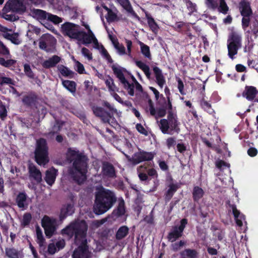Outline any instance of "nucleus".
Wrapping results in <instances>:
<instances>
[{"label": "nucleus", "mask_w": 258, "mask_h": 258, "mask_svg": "<svg viewBox=\"0 0 258 258\" xmlns=\"http://www.w3.org/2000/svg\"><path fill=\"white\" fill-rule=\"evenodd\" d=\"M114 74L117 78L119 80L120 82L123 85L124 88L127 91L128 93L131 96L134 95V88L140 90L142 88L140 84L137 81L134 76H132L133 83H129L125 79V76L126 73V71L121 67L117 64H113L111 67Z\"/></svg>", "instance_id": "4"}, {"label": "nucleus", "mask_w": 258, "mask_h": 258, "mask_svg": "<svg viewBox=\"0 0 258 258\" xmlns=\"http://www.w3.org/2000/svg\"><path fill=\"white\" fill-rule=\"evenodd\" d=\"M239 9L241 15L244 17H248L252 14L250 4L244 0H242L240 3Z\"/></svg>", "instance_id": "26"}, {"label": "nucleus", "mask_w": 258, "mask_h": 258, "mask_svg": "<svg viewBox=\"0 0 258 258\" xmlns=\"http://www.w3.org/2000/svg\"><path fill=\"white\" fill-rule=\"evenodd\" d=\"M181 258H198L199 252L196 249L186 248L180 253Z\"/></svg>", "instance_id": "29"}, {"label": "nucleus", "mask_w": 258, "mask_h": 258, "mask_svg": "<svg viewBox=\"0 0 258 258\" xmlns=\"http://www.w3.org/2000/svg\"><path fill=\"white\" fill-rule=\"evenodd\" d=\"M60 58L57 55H53L52 57L45 60L43 63L42 66L45 68H49L54 67L57 63L59 62Z\"/></svg>", "instance_id": "32"}, {"label": "nucleus", "mask_w": 258, "mask_h": 258, "mask_svg": "<svg viewBox=\"0 0 258 258\" xmlns=\"http://www.w3.org/2000/svg\"><path fill=\"white\" fill-rule=\"evenodd\" d=\"M243 96L248 100H253L255 98V101L258 102V99H257L258 91L254 87H246L243 92Z\"/></svg>", "instance_id": "24"}, {"label": "nucleus", "mask_w": 258, "mask_h": 258, "mask_svg": "<svg viewBox=\"0 0 258 258\" xmlns=\"http://www.w3.org/2000/svg\"><path fill=\"white\" fill-rule=\"evenodd\" d=\"M136 64L144 72L146 77L149 79L151 76L149 67L146 64L141 61H136Z\"/></svg>", "instance_id": "43"}, {"label": "nucleus", "mask_w": 258, "mask_h": 258, "mask_svg": "<svg viewBox=\"0 0 258 258\" xmlns=\"http://www.w3.org/2000/svg\"><path fill=\"white\" fill-rule=\"evenodd\" d=\"M55 223V219L51 218L47 215L44 216L41 220V226L44 228L46 236L48 238L54 234L56 230Z\"/></svg>", "instance_id": "12"}, {"label": "nucleus", "mask_w": 258, "mask_h": 258, "mask_svg": "<svg viewBox=\"0 0 258 258\" xmlns=\"http://www.w3.org/2000/svg\"><path fill=\"white\" fill-rule=\"evenodd\" d=\"M139 45L142 54L149 59H151V54L149 47L142 42H139Z\"/></svg>", "instance_id": "41"}, {"label": "nucleus", "mask_w": 258, "mask_h": 258, "mask_svg": "<svg viewBox=\"0 0 258 258\" xmlns=\"http://www.w3.org/2000/svg\"><path fill=\"white\" fill-rule=\"evenodd\" d=\"M247 154L251 157L255 156L257 154V150L255 148L250 147L247 150Z\"/></svg>", "instance_id": "59"}, {"label": "nucleus", "mask_w": 258, "mask_h": 258, "mask_svg": "<svg viewBox=\"0 0 258 258\" xmlns=\"http://www.w3.org/2000/svg\"><path fill=\"white\" fill-rule=\"evenodd\" d=\"M226 205L231 209L237 225L241 227L243 225L242 220L245 219L244 215L241 214L240 211L237 209L236 205L231 204L229 200L226 202Z\"/></svg>", "instance_id": "18"}, {"label": "nucleus", "mask_w": 258, "mask_h": 258, "mask_svg": "<svg viewBox=\"0 0 258 258\" xmlns=\"http://www.w3.org/2000/svg\"><path fill=\"white\" fill-rule=\"evenodd\" d=\"M116 202L114 192L109 189H102L95 195L93 211L96 215H101L112 207Z\"/></svg>", "instance_id": "2"}, {"label": "nucleus", "mask_w": 258, "mask_h": 258, "mask_svg": "<svg viewBox=\"0 0 258 258\" xmlns=\"http://www.w3.org/2000/svg\"><path fill=\"white\" fill-rule=\"evenodd\" d=\"M0 84L1 85L13 84V80L10 78L1 77H0Z\"/></svg>", "instance_id": "55"}, {"label": "nucleus", "mask_w": 258, "mask_h": 258, "mask_svg": "<svg viewBox=\"0 0 258 258\" xmlns=\"http://www.w3.org/2000/svg\"><path fill=\"white\" fill-rule=\"evenodd\" d=\"M109 37L113 44L114 47L116 49L117 53L120 55L125 54V49L124 46L122 44H120L117 40L113 38L111 36L109 35Z\"/></svg>", "instance_id": "37"}, {"label": "nucleus", "mask_w": 258, "mask_h": 258, "mask_svg": "<svg viewBox=\"0 0 258 258\" xmlns=\"http://www.w3.org/2000/svg\"><path fill=\"white\" fill-rule=\"evenodd\" d=\"M201 105L202 107L208 112H211V105L206 101H202L201 102Z\"/></svg>", "instance_id": "64"}, {"label": "nucleus", "mask_w": 258, "mask_h": 258, "mask_svg": "<svg viewBox=\"0 0 258 258\" xmlns=\"http://www.w3.org/2000/svg\"><path fill=\"white\" fill-rule=\"evenodd\" d=\"M57 69L59 73L63 77L72 78L74 76V72L63 65H58Z\"/></svg>", "instance_id": "36"}, {"label": "nucleus", "mask_w": 258, "mask_h": 258, "mask_svg": "<svg viewBox=\"0 0 258 258\" xmlns=\"http://www.w3.org/2000/svg\"><path fill=\"white\" fill-rule=\"evenodd\" d=\"M67 160L73 163L69 170L73 180L78 184L83 183L87 179L88 158L79 151L69 148L67 152Z\"/></svg>", "instance_id": "1"}, {"label": "nucleus", "mask_w": 258, "mask_h": 258, "mask_svg": "<svg viewBox=\"0 0 258 258\" xmlns=\"http://www.w3.org/2000/svg\"><path fill=\"white\" fill-rule=\"evenodd\" d=\"M149 111L152 115L156 118L163 117L166 114V110L164 108H160L157 111L155 110L152 104L150 105Z\"/></svg>", "instance_id": "39"}, {"label": "nucleus", "mask_w": 258, "mask_h": 258, "mask_svg": "<svg viewBox=\"0 0 258 258\" xmlns=\"http://www.w3.org/2000/svg\"><path fill=\"white\" fill-rule=\"evenodd\" d=\"M156 155L155 152H146L139 150V151L134 154L132 157L126 155L128 160L134 165L138 164L145 161H152Z\"/></svg>", "instance_id": "7"}, {"label": "nucleus", "mask_w": 258, "mask_h": 258, "mask_svg": "<svg viewBox=\"0 0 258 258\" xmlns=\"http://www.w3.org/2000/svg\"><path fill=\"white\" fill-rule=\"evenodd\" d=\"M204 195V191L201 187L198 186H196L194 187L192 198L194 202H198L199 200L203 198Z\"/></svg>", "instance_id": "34"}, {"label": "nucleus", "mask_w": 258, "mask_h": 258, "mask_svg": "<svg viewBox=\"0 0 258 258\" xmlns=\"http://www.w3.org/2000/svg\"><path fill=\"white\" fill-rule=\"evenodd\" d=\"M57 172V171L54 168H53L51 170H48L46 171L45 177L44 179L47 184L52 186V184L54 183L56 179Z\"/></svg>", "instance_id": "28"}, {"label": "nucleus", "mask_w": 258, "mask_h": 258, "mask_svg": "<svg viewBox=\"0 0 258 258\" xmlns=\"http://www.w3.org/2000/svg\"><path fill=\"white\" fill-rule=\"evenodd\" d=\"M92 109L94 114L100 117L104 122L108 123L114 128L117 127L118 123L114 121L113 118H112L110 114L105 111L102 108L98 106H94Z\"/></svg>", "instance_id": "14"}, {"label": "nucleus", "mask_w": 258, "mask_h": 258, "mask_svg": "<svg viewBox=\"0 0 258 258\" xmlns=\"http://www.w3.org/2000/svg\"><path fill=\"white\" fill-rule=\"evenodd\" d=\"M75 212L74 204H66L62 206L59 215V220L62 222L69 216L72 215Z\"/></svg>", "instance_id": "19"}, {"label": "nucleus", "mask_w": 258, "mask_h": 258, "mask_svg": "<svg viewBox=\"0 0 258 258\" xmlns=\"http://www.w3.org/2000/svg\"><path fill=\"white\" fill-rule=\"evenodd\" d=\"M147 166L146 164L140 166L138 168V176L140 180L146 181L149 179L148 174L146 173Z\"/></svg>", "instance_id": "38"}, {"label": "nucleus", "mask_w": 258, "mask_h": 258, "mask_svg": "<svg viewBox=\"0 0 258 258\" xmlns=\"http://www.w3.org/2000/svg\"><path fill=\"white\" fill-rule=\"evenodd\" d=\"M24 72L25 74L30 78H34V74L33 73L30 66L28 64H25L24 66Z\"/></svg>", "instance_id": "51"}, {"label": "nucleus", "mask_w": 258, "mask_h": 258, "mask_svg": "<svg viewBox=\"0 0 258 258\" xmlns=\"http://www.w3.org/2000/svg\"><path fill=\"white\" fill-rule=\"evenodd\" d=\"M168 189L165 193V200L169 202L173 197L174 194L179 188L177 183H171L168 185Z\"/></svg>", "instance_id": "27"}, {"label": "nucleus", "mask_w": 258, "mask_h": 258, "mask_svg": "<svg viewBox=\"0 0 258 258\" xmlns=\"http://www.w3.org/2000/svg\"><path fill=\"white\" fill-rule=\"evenodd\" d=\"M82 53L84 57L87 58L89 60L92 59V55L89 49L85 47H83L82 49Z\"/></svg>", "instance_id": "54"}, {"label": "nucleus", "mask_w": 258, "mask_h": 258, "mask_svg": "<svg viewBox=\"0 0 258 258\" xmlns=\"http://www.w3.org/2000/svg\"><path fill=\"white\" fill-rule=\"evenodd\" d=\"M175 143L176 141L175 139L172 137L169 138L167 139L166 144L168 149H170L171 147L175 145Z\"/></svg>", "instance_id": "63"}, {"label": "nucleus", "mask_w": 258, "mask_h": 258, "mask_svg": "<svg viewBox=\"0 0 258 258\" xmlns=\"http://www.w3.org/2000/svg\"><path fill=\"white\" fill-rule=\"evenodd\" d=\"M146 172H147L148 176H155L156 177L158 176L157 172L154 168L148 169L147 168Z\"/></svg>", "instance_id": "61"}, {"label": "nucleus", "mask_w": 258, "mask_h": 258, "mask_svg": "<svg viewBox=\"0 0 258 258\" xmlns=\"http://www.w3.org/2000/svg\"><path fill=\"white\" fill-rule=\"evenodd\" d=\"M250 20L248 17H244L242 19V28L245 30L248 27L249 24Z\"/></svg>", "instance_id": "58"}, {"label": "nucleus", "mask_w": 258, "mask_h": 258, "mask_svg": "<svg viewBox=\"0 0 258 258\" xmlns=\"http://www.w3.org/2000/svg\"><path fill=\"white\" fill-rule=\"evenodd\" d=\"M28 169L30 178H32L37 183H40L42 180V174L40 170L32 163L29 165Z\"/></svg>", "instance_id": "20"}, {"label": "nucleus", "mask_w": 258, "mask_h": 258, "mask_svg": "<svg viewBox=\"0 0 258 258\" xmlns=\"http://www.w3.org/2000/svg\"><path fill=\"white\" fill-rule=\"evenodd\" d=\"M75 67L77 71L80 74H83L85 72V69L83 65L79 61L76 62Z\"/></svg>", "instance_id": "57"}, {"label": "nucleus", "mask_w": 258, "mask_h": 258, "mask_svg": "<svg viewBox=\"0 0 258 258\" xmlns=\"http://www.w3.org/2000/svg\"><path fill=\"white\" fill-rule=\"evenodd\" d=\"M14 63L15 61L13 59L5 60L4 58H0V64L3 66L8 67L13 64Z\"/></svg>", "instance_id": "56"}, {"label": "nucleus", "mask_w": 258, "mask_h": 258, "mask_svg": "<svg viewBox=\"0 0 258 258\" xmlns=\"http://www.w3.org/2000/svg\"><path fill=\"white\" fill-rule=\"evenodd\" d=\"M128 12V16L131 18L134 21H139L140 20V17L137 15V14L133 10L131 6H128L127 8L125 9Z\"/></svg>", "instance_id": "48"}, {"label": "nucleus", "mask_w": 258, "mask_h": 258, "mask_svg": "<svg viewBox=\"0 0 258 258\" xmlns=\"http://www.w3.org/2000/svg\"><path fill=\"white\" fill-rule=\"evenodd\" d=\"M48 147L46 140L41 138L36 141L34 151L35 162L40 166H45L49 161Z\"/></svg>", "instance_id": "5"}, {"label": "nucleus", "mask_w": 258, "mask_h": 258, "mask_svg": "<svg viewBox=\"0 0 258 258\" xmlns=\"http://www.w3.org/2000/svg\"><path fill=\"white\" fill-rule=\"evenodd\" d=\"M102 7L107 13L105 16V18L108 22L111 23L119 20L117 15L118 12L116 8L114 7L109 9L105 5H102Z\"/></svg>", "instance_id": "21"}, {"label": "nucleus", "mask_w": 258, "mask_h": 258, "mask_svg": "<svg viewBox=\"0 0 258 258\" xmlns=\"http://www.w3.org/2000/svg\"><path fill=\"white\" fill-rule=\"evenodd\" d=\"M146 17L148 24L150 29L153 32L157 33L158 30V26L154 19L151 16L148 15H146Z\"/></svg>", "instance_id": "45"}, {"label": "nucleus", "mask_w": 258, "mask_h": 258, "mask_svg": "<svg viewBox=\"0 0 258 258\" xmlns=\"http://www.w3.org/2000/svg\"><path fill=\"white\" fill-rule=\"evenodd\" d=\"M241 35L238 32L233 31L228 39V56L231 59L237 53L238 49L241 46Z\"/></svg>", "instance_id": "6"}, {"label": "nucleus", "mask_w": 258, "mask_h": 258, "mask_svg": "<svg viewBox=\"0 0 258 258\" xmlns=\"http://www.w3.org/2000/svg\"><path fill=\"white\" fill-rule=\"evenodd\" d=\"M10 9L14 11L23 13L26 10V7L23 0H11L8 2Z\"/></svg>", "instance_id": "22"}, {"label": "nucleus", "mask_w": 258, "mask_h": 258, "mask_svg": "<svg viewBox=\"0 0 258 258\" xmlns=\"http://www.w3.org/2000/svg\"><path fill=\"white\" fill-rule=\"evenodd\" d=\"M153 71L158 85L161 88H162L165 83V80L162 74L161 70L159 68L155 67L153 68Z\"/></svg>", "instance_id": "31"}, {"label": "nucleus", "mask_w": 258, "mask_h": 258, "mask_svg": "<svg viewBox=\"0 0 258 258\" xmlns=\"http://www.w3.org/2000/svg\"><path fill=\"white\" fill-rule=\"evenodd\" d=\"M185 242L182 240H180V241L177 242H175L172 244L171 245L172 249L174 251H177L180 249L181 247L183 246Z\"/></svg>", "instance_id": "53"}, {"label": "nucleus", "mask_w": 258, "mask_h": 258, "mask_svg": "<svg viewBox=\"0 0 258 258\" xmlns=\"http://www.w3.org/2000/svg\"><path fill=\"white\" fill-rule=\"evenodd\" d=\"M48 252L50 254H53L56 251V246L53 243H50L48 246Z\"/></svg>", "instance_id": "60"}, {"label": "nucleus", "mask_w": 258, "mask_h": 258, "mask_svg": "<svg viewBox=\"0 0 258 258\" xmlns=\"http://www.w3.org/2000/svg\"><path fill=\"white\" fill-rule=\"evenodd\" d=\"M94 48L98 50L100 54H101L102 56L109 63H112L113 60L109 55V54L108 53L107 51L106 50V49L104 47V46L100 43H98L94 47Z\"/></svg>", "instance_id": "30"}, {"label": "nucleus", "mask_w": 258, "mask_h": 258, "mask_svg": "<svg viewBox=\"0 0 258 258\" xmlns=\"http://www.w3.org/2000/svg\"><path fill=\"white\" fill-rule=\"evenodd\" d=\"M27 198L28 196L25 191L19 192L15 199L17 206L20 209H26L27 208L28 205L27 203Z\"/></svg>", "instance_id": "23"}, {"label": "nucleus", "mask_w": 258, "mask_h": 258, "mask_svg": "<svg viewBox=\"0 0 258 258\" xmlns=\"http://www.w3.org/2000/svg\"><path fill=\"white\" fill-rule=\"evenodd\" d=\"M187 222L188 221L187 219L183 218L180 220V225L179 226H173L167 236L168 240L173 242L180 238L182 236L183 232Z\"/></svg>", "instance_id": "9"}, {"label": "nucleus", "mask_w": 258, "mask_h": 258, "mask_svg": "<svg viewBox=\"0 0 258 258\" xmlns=\"http://www.w3.org/2000/svg\"><path fill=\"white\" fill-rule=\"evenodd\" d=\"M76 196L75 194L73 192H69L68 195V200L70 201L71 203L70 204H74V206H75V202H76Z\"/></svg>", "instance_id": "62"}, {"label": "nucleus", "mask_w": 258, "mask_h": 258, "mask_svg": "<svg viewBox=\"0 0 258 258\" xmlns=\"http://www.w3.org/2000/svg\"><path fill=\"white\" fill-rule=\"evenodd\" d=\"M80 33L82 34L80 35V38L77 40L83 44L87 45L93 43L94 47L99 43L91 29H89L87 33L81 31Z\"/></svg>", "instance_id": "16"}, {"label": "nucleus", "mask_w": 258, "mask_h": 258, "mask_svg": "<svg viewBox=\"0 0 258 258\" xmlns=\"http://www.w3.org/2000/svg\"><path fill=\"white\" fill-rule=\"evenodd\" d=\"M56 39L48 34L43 35L39 39V47L47 52H52L55 50Z\"/></svg>", "instance_id": "8"}, {"label": "nucleus", "mask_w": 258, "mask_h": 258, "mask_svg": "<svg viewBox=\"0 0 258 258\" xmlns=\"http://www.w3.org/2000/svg\"><path fill=\"white\" fill-rule=\"evenodd\" d=\"M201 138L202 142L209 148L212 147V142H213L215 139L221 140L220 136L217 134H212L211 130H203L201 135Z\"/></svg>", "instance_id": "15"}, {"label": "nucleus", "mask_w": 258, "mask_h": 258, "mask_svg": "<svg viewBox=\"0 0 258 258\" xmlns=\"http://www.w3.org/2000/svg\"><path fill=\"white\" fill-rule=\"evenodd\" d=\"M47 20H49L52 21L54 24H59L62 22V20L60 18L58 17L56 15H52L49 13L48 18Z\"/></svg>", "instance_id": "52"}, {"label": "nucleus", "mask_w": 258, "mask_h": 258, "mask_svg": "<svg viewBox=\"0 0 258 258\" xmlns=\"http://www.w3.org/2000/svg\"><path fill=\"white\" fill-rule=\"evenodd\" d=\"M6 254L9 258H22V255L20 251L13 248H6Z\"/></svg>", "instance_id": "35"}, {"label": "nucleus", "mask_w": 258, "mask_h": 258, "mask_svg": "<svg viewBox=\"0 0 258 258\" xmlns=\"http://www.w3.org/2000/svg\"><path fill=\"white\" fill-rule=\"evenodd\" d=\"M62 33L71 38L78 39L80 37L81 31L79 26L72 23L67 22L61 26Z\"/></svg>", "instance_id": "11"}, {"label": "nucleus", "mask_w": 258, "mask_h": 258, "mask_svg": "<svg viewBox=\"0 0 258 258\" xmlns=\"http://www.w3.org/2000/svg\"><path fill=\"white\" fill-rule=\"evenodd\" d=\"M78 246L75 249L72 255V258H89L90 253L87 238L76 243Z\"/></svg>", "instance_id": "10"}, {"label": "nucleus", "mask_w": 258, "mask_h": 258, "mask_svg": "<svg viewBox=\"0 0 258 258\" xmlns=\"http://www.w3.org/2000/svg\"><path fill=\"white\" fill-rule=\"evenodd\" d=\"M125 213V202L123 199L119 200L117 207L113 210L112 213L113 217L119 218L123 216Z\"/></svg>", "instance_id": "25"}, {"label": "nucleus", "mask_w": 258, "mask_h": 258, "mask_svg": "<svg viewBox=\"0 0 258 258\" xmlns=\"http://www.w3.org/2000/svg\"><path fill=\"white\" fill-rule=\"evenodd\" d=\"M33 13L34 16L39 20H47L49 15V13L39 9L34 10Z\"/></svg>", "instance_id": "44"}, {"label": "nucleus", "mask_w": 258, "mask_h": 258, "mask_svg": "<svg viewBox=\"0 0 258 258\" xmlns=\"http://www.w3.org/2000/svg\"><path fill=\"white\" fill-rule=\"evenodd\" d=\"M101 172L103 176L105 177L115 178L116 177L115 167L108 161L102 162Z\"/></svg>", "instance_id": "17"}, {"label": "nucleus", "mask_w": 258, "mask_h": 258, "mask_svg": "<svg viewBox=\"0 0 258 258\" xmlns=\"http://www.w3.org/2000/svg\"><path fill=\"white\" fill-rule=\"evenodd\" d=\"M207 7L212 10H217L218 12L226 14L229 8L225 0H205Z\"/></svg>", "instance_id": "13"}, {"label": "nucleus", "mask_w": 258, "mask_h": 258, "mask_svg": "<svg viewBox=\"0 0 258 258\" xmlns=\"http://www.w3.org/2000/svg\"><path fill=\"white\" fill-rule=\"evenodd\" d=\"M62 84L70 92L74 93L76 92V84L75 82L69 80H63Z\"/></svg>", "instance_id": "40"}, {"label": "nucleus", "mask_w": 258, "mask_h": 258, "mask_svg": "<svg viewBox=\"0 0 258 258\" xmlns=\"http://www.w3.org/2000/svg\"><path fill=\"white\" fill-rule=\"evenodd\" d=\"M129 233V228L126 226H121L117 230L115 234V238L120 240L125 238Z\"/></svg>", "instance_id": "33"}, {"label": "nucleus", "mask_w": 258, "mask_h": 258, "mask_svg": "<svg viewBox=\"0 0 258 258\" xmlns=\"http://www.w3.org/2000/svg\"><path fill=\"white\" fill-rule=\"evenodd\" d=\"M88 225L85 220L71 222L61 231L62 235L70 239L75 236V243L86 238Z\"/></svg>", "instance_id": "3"}, {"label": "nucleus", "mask_w": 258, "mask_h": 258, "mask_svg": "<svg viewBox=\"0 0 258 258\" xmlns=\"http://www.w3.org/2000/svg\"><path fill=\"white\" fill-rule=\"evenodd\" d=\"M105 83L110 93H114L117 91V88L115 86L113 79L110 77L106 78Z\"/></svg>", "instance_id": "46"}, {"label": "nucleus", "mask_w": 258, "mask_h": 258, "mask_svg": "<svg viewBox=\"0 0 258 258\" xmlns=\"http://www.w3.org/2000/svg\"><path fill=\"white\" fill-rule=\"evenodd\" d=\"M5 37L15 44H19L21 42V40L19 38V35L17 33H7L6 34Z\"/></svg>", "instance_id": "47"}, {"label": "nucleus", "mask_w": 258, "mask_h": 258, "mask_svg": "<svg viewBox=\"0 0 258 258\" xmlns=\"http://www.w3.org/2000/svg\"><path fill=\"white\" fill-rule=\"evenodd\" d=\"M185 4L189 14H191L197 11L196 5L189 0H185Z\"/></svg>", "instance_id": "50"}, {"label": "nucleus", "mask_w": 258, "mask_h": 258, "mask_svg": "<svg viewBox=\"0 0 258 258\" xmlns=\"http://www.w3.org/2000/svg\"><path fill=\"white\" fill-rule=\"evenodd\" d=\"M32 219V215L30 213H25L21 221V226L25 227L29 225Z\"/></svg>", "instance_id": "42"}, {"label": "nucleus", "mask_w": 258, "mask_h": 258, "mask_svg": "<svg viewBox=\"0 0 258 258\" xmlns=\"http://www.w3.org/2000/svg\"><path fill=\"white\" fill-rule=\"evenodd\" d=\"M36 236L37 238V243L40 246H42L45 242V239L43 237L42 232L41 229L38 227L36 228Z\"/></svg>", "instance_id": "49"}]
</instances>
